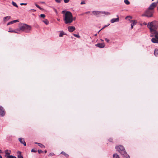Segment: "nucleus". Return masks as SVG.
I'll return each mask as SVG.
<instances>
[{
	"label": "nucleus",
	"instance_id": "nucleus-1",
	"mask_svg": "<svg viewBox=\"0 0 158 158\" xmlns=\"http://www.w3.org/2000/svg\"><path fill=\"white\" fill-rule=\"evenodd\" d=\"M31 29V27L30 26L26 24L21 23L19 26V28L16 31L10 29V32H15L19 33L20 31H22L25 32H28Z\"/></svg>",
	"mask_w": 158,
	"mask_h": 158
},
{
	"label": "nucleus",
	"instance_id": "nucleus-2",
	"mask_svg": "<svg viewBox=\"0 0 158 158\" xmlns=\"http://www.w3.org/2000/svg\"><path fill=\"white\" fill-rule=\"evenodd\" d=\"M147 27L149 29L151 33L157 31L158 28V22L154 20L149 22L148 24Z\"/></svg>",
	"mask_w": 158,
	"mask_h": 158
},
{
	"label": "nucleus",
	"instance_id": "nucleus-3",
	"mask_svg": "<svg viewBox=\"0 0 158 158\" xmlns=\"http://www.w3.org/2000/svg\"><path fill=\"white\" fill-rule=\"evenodd\" d=\"M64 20L66 24H69L72 23L73 21V18L72 13L67 11L63 16Z\"/></svg>",
	"mask_w": 158,
	"mask_h": 158
},
{
	"label": "nucleus",
	"instance_id": "nucleus-4",
	"mask_svg": "<svg viewBox=\"0 0 158 158\" xmlns=\"http://www.w3.org/2000/svg\"><path fill=\"white\" fill-rule=\"evenodd\" d=\"M115 149L123 156H126L127 155V153L123 146L122 145L116 146Z\"/></svg>",
	"mask_w": 158,
	"mask_h": 158
},
{
	"label": "nucleus",
	"instance_id": "nucleus-5",
	"mask_svg": "<svg viewBox=\"0 0 158 158\" xmlns=\"http://www.w3.org/2000/svg\"><path fill=\"white\" fill-rule=\"evenodd\" d=\"M152 35L151 36H154L155 38H152L151 39L152 42L155 43H158V31H156L155 32H151Z\"/></svg>",
	"mask_w": 158,
	"mask_h": 158
},
{
	"label": "nucleus",
	"instance_id": "nucleus-6",
	"mask_svg": "<svg viewBox=\"0 0 158 158\" xmlns=\"http://www.w3.org/2000/svg\"><path fill=\"white\" fill-rule=\"evenodd\" d=\"M153 11L148 9L144 14L142 15L143 16H145L148 18H150L153 16Z\"/></svg>",
	"mask_w": 158,
	"mask_h": 158
},
{
	"label": "nucleus",
	"instance_id": "nucleus-7",
	"mask_svg": "<svg viewBox=\"0 0 158 158\" xmlns=\"http://www.w3.org/2000/svg\"><path fill=\"white\" fill-rule=\"evenodd\" d=\"M157 3L156 2H153L152 3L148 9L151 10H153L155 7L157 6Z\"/></svg>",
	"mask_w": 158,
	"mask_h": 158
},
{
	"label": "nucleus",
	"instance_id": "nucleus-8",
	"mask_svg": "<svg viewBox=\"0 0 158 158\" xmlns=\"http://www.w3.org/2000/svg\"><path fill=\"white\" fill-rule=\"evenodd\" d=\"M5 114V112L3 108L1 106H0V116L2 117L4 116Z\"/></svg>",
	"mask_w": 158,
	"mask_h": 158
},
{
	"label": "nucleus",
	"instance_id": "nucleus-9",
	"mask_svg": "<svg viewBox=\"0 0 158 158\" xmlns=\"http://www.w3.org/2000/svg\"><path fill=\"white\" fill-rule=\"evenodd\" d=\"M118 17L117 18H113L110 20V22L111 23H113L114 22H118L119 21V19L118 15L117 16Z\"/></svg>",
	"mask_w": 158,
	"mask_h": 158
},
{
	"label": "nucleus",
	"instance_id": "nucleus-10",
	"mask_svg": "<svg viewBox=\"0 0 158 158\" xmlns=\"http://www.w3.org/2000/svg\"><path fill=\"white\" fill-rule=\"evenodd\" d=\"M68 31L70 32H72L75 30V28L73 26H69L68 27Z\"/></svg>",
	"mask_w": 158,
	"mask_h": 158
},
{
	"label": "nucleus",
	"instance_id": "nucleus-11",
	"mask_svg": "<svg viewBox=\"0 0 158 158\" xmlns=\"http://www.w3.org/2000/svg\"><path fill=\"white\" fill-rule=\"evenodd\" d=\"M95 45L96 46L101 48H103L105 46V44L104 43H98L97 44H96Z\"/></svg>",
	"mask_w": 158,
	"mask_h": 158
},
{
	"label": "nucleus",
	"instance_id": "nucleus-12",
	"mask_svg": "<svg viewBox=\"0 0 158 158\" xmlns=\"http://www.w3.org/2000/svg\"><path fill=\"white\" fill-rule=\"evenodd\" d=\"M19 141L21 143L23 144L24 146H26V143L24 140V139L23 138H20L19 139Z\"/></svg>",
	"mask_w": 158,
	"mask_h": 158
},
{
	"label": "nucleus",
	"instance_id": "nucleus-13",
	"mask_svg": "<svg viewBox=\"0 0 158 158\" xmlns=\"http://www.w3.org/2000/svg\"><path fill=\"white\" fill-rule=\"evenodd\" d=\"M92 13L94 15H97L99 14L100 13H102V12L98 11H94L92 12Z\"/></svg>",
	"mask_w": 158,
	"mask_h": 158
},
{
	"label": "nucleus",
	"instance_id": "nucleus-14",
	"mask_svg": "<svg viewBox=\"0 0 158 158\" xmlns=\"http://www.w3.org/2000/svg\"><path fill=\"white\" fill-rule=\"evenodd\" d=\"M17 153L19 154L18 155V158H23V156L21 155V152L20 151L17 152Z\"/></svg>",
	"mask_w": 158,
	"mask_h": 158
},
{
	"label": "nucleus",
	"instance_id": "nucleus-15",
	"mask_svg": "<svg viewBox=\"0 0 158 158\" xmlns=\"http://www.w3.org/2000/svg\"><path fill=\"white\" fill-rule=\"evenodd\" d=\"M10 19V16H6L4 17L3 18V21L4 22H6L8 20Z\"/></svg>",
	"mask_w": 158,
	"mask_h": 158
},
{
	"label": "nucleus",
	"instance_id": "nucleus-16",
	"mask_svg": "<svg viewBox=\"0 0 158 158\" xmlns=\"http://www.w3.org/2000/svg\"><path fill=\"white\" fill-rule=\"evenodd\" d=\"M8 150H6L5 151V156L7 157L10 158V153L8 152Z\"/></svg>",
	"mask_w": 158,
	"mask_h": 158
},
{
	"label": "nucleus",
	"instance_id": "nucleus-17",
	"mask_svg": "<svg viewBox=\"0 0 158 158\" xmlns=\"http://www.w3.org/2000/svg\"><path fill=\"white\" fill-rule=\"evenodd\" d=\"M60 154H62V155H64V156L66 157V158H68L69 156V155L66 154V153H65L64 152V151H62L60 153Z\"/></svg>",
	"mask_w": 158,
	"mask_h": 158
},
{
	"label": "nucleus",
	"instance_id": "nucleus-18",
	"mask_svg": "<svg viewBox=\"0 0 158 158\" xmlns=\"http://www.w3.org/2000/svg\"><path fill=\"white\" fill-rule=\"evenodd\" d=\"M154 54L155 55L157 56H158V49H155L154 51Z\"/></svg>",
	"mask_w": 158,
	"mask_h": 158
},
{
	"label": "nucleus",
	"instance_id": "nucleus-19",
	"mask_svg": "<svg viewBox=\"0 0 158 158\" xmlns=\"http://www.w3.org/2000/svg\"><path fill=\"white\" fill-rule=\"evenodd\" d=\"M131 22V25H132L133 26L135 25L137 23L136 21L135 20H132Z\"/></svg>",
	"mask_w": 158,
	"mask_h": 158
},
{
	"label": "nucleus",
	"instance_id": "nucleus-20",
	"mask_svg": "<svg viewBox=\"0 0 158 158\" xmlns=\"http://www.w3.org/2000/svg\"><path fill=\"white\" fill-rule=\"evenodd\" d=\"M113 158H120V157L118 155L117 153H115L113 155Z\"/></svg>",
	"mask_w": 158,
	"mask_h": 158
},
{
	"label": "nucleus",
	"instance_id": "nucleus-21",
	"mask_svg": "<svg viewBox=\"0 0 158 158\" xmlns=\"http://www.w3.org/2000/svg\"><path fill=\"white\" fill-rule=\"evenodd\" d=\"M35 143L38 144V146H39L40 147H41V148H44L45 147V146L43 145L41 143H36V142Z\"/></svg>",
	"mask_w": 158,
	"mask_h": 158
},
{
	"label": "nucleus",
	"instance_id": "nucleus-22",
	"mask_svg": "<svg viewBox=\"0 0 158 158\" xmlns=\"http://www.w3.org/2000/svg\"><path fill=\"white\" fill-rule=\"evenodd\" d=\"M19 22V21L18 20H15L13 21H10V24H13L15 23L18 22Z\"/></svg>",
	"mask_w": 158,
	"mask_h": 158
},
{
	"label": "nucleus",
	"instance_id": "nucleus-23",
	"mask_svg": "<svg viewBox=\"0 0 158 158\" xmlns=\"http://www.w3.org/2000/svg\"><path fill=\"white\" fill-rule=\"evenodd\" d=\"M43 21L46 25H48L49 23V21L47 19H45V20H43Z\"/></svg>",
	"mask_w": 158,
	"mask_h": 158
},
{
	"label": "nucleus",
	"instance_id": "nucleus-24",
	"mask_svg": "<svg viewBox=\"0 0 158 158\" xmlns=\"http://www.w3.org/2000/svg\"><path fill=\"white\" fill-rule=\"evenodd\" d=\"M64 33L63 31H61L60 33L59 36L60 37H62L64 35Z\"/></svg>",
	"mask_w": 158,
	"mask_h": 158
},
{
	"label": "nucleus",
	"instance_id": "nucleus-25",
	"mask_svg": "<svg viewBox=\"0 0 158 158\" xmlns=\"http://www.w3.org/2000/svg\"><path fill=\"white\" fill-rule=\"evenodd\" d=\"M124 2L127 5H129L130 3V2L128 0H124Z\"/></svg>",
	"mask_w": 158,
	"mask_h": 158
},
{
	"label": "nucleus",
	"instance_id": "nucleus-26",
	"mask_svg": "<svg viewBox=\"0 0 158 158\" xmlns=\"http://www.w3.org/2000/svg\"><path fill=\"white\" fill-rule=\"evenodd\" d=\"M12 4L14 6L16 7H18V6L17 5L16 3L15 2H14L13 1H12Z\"/></svg>",
	"mask_w": 158,
	"mask_h": 158
},
{
	"label": "nucleus",
	"instance_id": "nucleus-27",
	"mask_svg": "<svg viewBox=\"0 0 158 158\" xmlns=\"http://www.w3.org/2000/svg\"><path fill=\"white\" fill-rule=\"evenodd\" d=\"M132 19V17L130 16H127L126 18V19L130 20V19Z\"/></svg>",
	"mask_w": 158,
	"mask_h": 158
},
{
	"label": "nucleus",
	"instance_id": "nucleus-28",
	"mask_svg": "<svg viewBox=\"0 0 158 158\" xmlns=\"http://www.w3.org/2000/svg\"><path fill=\"white\" fill-rule=\"evenodd\" d=\"M35 5L38 8H39L40 10H41L42 9V8H41L40 7L39 5H38L36 3L35 4Z\"/></svg>",
	"mask_w": 158,
	"mask_h": 158
},
{
	"label": "nucleus",
	"instance_id": "nucleus-29",
	"mask_svg": "<svg viewBox=\"0 0 158 158\" xmlns=\"http://www.w3.org/2000/svg\"><path fill=\"white\" fill-rule=\"evenodd\" d=\"M73 35L75 37H77L78 38H80V36H79V35L78 34H73Z\"/></svg>",
	"mask_w": 158,
	"mask_h": 158
},
{
	"label": "nucleus",
	"instance_id": "nucleus-30",
	"mask_svg": "<svg viewBox=\"0 0 158 158\" xmlns=\"http://www.w3.org/2000/svg\"><path fill=\"white\" fill-rule=\"evenodd\" d=\"M40 17L42 18H44L45 17V15L44 14H41L40 15Z\"/></svg>",
	"mask_w": 158,
	"mask_h": 158
},
{
	"label": "nucleus",
	"instance_id": "nucleus-31",
	"mask_svg": "<svg viewBox=\"0 0 158 158\" xmlns=\"http://www.w3.org/2000/svg\"><path fill=\"white\" fill-rule=\"evenodd\" d=\"M109 25V24L108 25H105L102 29H101V30H100L98 32V33H99V32L102 30V29H103V28H105V27H107Z\"/></svg>",
	"mask_w": 158,
	"mask_h": 158
},
{
	"label": "nucleus",
	"instance_id": "nucleus-32",
	"mask_svg": "<svg viewBox=\"0 0 158 158\" xmlns=\"http://www.w3.org/2000/svg\"><path fill=\"white\" fill-rule=\"evenodd\" d=\"M38 152L40 154L41 153H43V151L41 150H38Z\"/></svg>",
	"mask_w": 158,
	"mask_h": 158
},
{
	"label": "nucleus",
	"instance_id": "nucleus-33",
	"mask_svg": "<svg viewBox=\"0 0 158 158\" xmlns=\"http://www.w3.org/2000/svg\"><path fill=\"white\" fill-rule=\"evenodd\" d=\"M54 153H49L48 156H53L54 155Z\"/></svg>",
	"mask_w": 158,
	"mask_h": 158
},
{
	"label": "nucleus",
	"instance_id": "nucleus-34",
	"mask_svg": "<svg viewBox=\"0 0 158 158\" xmlns=\"http://www.w3.org/2000/svg\"><path fill=\"white\" fill-rule=\"evenodd\" d=\"M62 0H55L56 2L57 3H60Z\"/></svg>",
	"mask_w": 158,
	"mask_h": 158
},
{
	"label": "nucleus",
	"instance_id": "nucleus-35",
	"mask_svg": "<svg viewBox=\"0 0 158 158\" xmlns=\"http://www.w3.org/2000/svg\"><path fill=\"white\" fill-rule=\"evenodd\" d=\"M102 13H105V14L107 15H110V13L109 12H102Z\"/></svg>",
	"mask_w": 158,
	"mask_h": 158
},
{
	"label": "nucleus",
	"instance_id": "nucleus-36",
	"mask_svg": "<svg viewBox=\"0 0 158 158\" xmlns=\"http://www.w3.org/2000/svg\"><path fill=\"white\" fill-rule=\"evenodd\" d=\"M105 41L107 43H109L110 40L107 38L105 39Z\"/></svg>",
	"mask_w": 158,
	"mask_h": 158
},
{
	"label": "nucleus",
	"instance_id": "nucleus-37",
	"mask_svg": "<svg viewBox=\"0 0 158 158\" xmlns=\"http://www.w3.org/2000/svg\"><path fill=\"white\" fill-rule=\"evenodd\" d=\"M31 152H37V151L34 149H32L31 150Z\"/></svg>",
	"mask_w": 158,
	"mask_h": 158
},
{
	"label": "nucleus",
	"instance_id": "nucleus-38",
	"mask_svg": "<svg viewBox=\"0 0 158 158\" xmlns=\"http://www.w3.org/2000/svg\"><path fill=\"white\" fill-rule=\"evenodd\" d=\"M108 141L110 142H112L113 141V139L112 138H110L108 139Z\"/></svg>",
	"mask_w": 158,
	"mask_h": 158
},
{
	"label": "nucleus",
	"instance_id": "nucleus-39",
	"mask_svg": "<svg viewBox=\"0 0 158 158\" xmlns=\"http://www.w3.org/2000/svg\"><path fill=\"white\" fill-rule=\"evenodd\" d=\"M64 1L65 3H67L69 2V0H64Z\"/></svg>",
	"mask_w": 158,
	"mask_h": 158
},
{
	"label": "nucleus",
	"instance_id": "nucleus-40",
	"mask_svg": "<svg viewBox=\"0 0 158 158\" xmlns=\"http://www.w3.org/2000/svg\"><path fill=\"white\" fill-rule=\"evenodd\" d=\"M20 4L21 6L23 5H27V3H21Z\"/></svg>",
	"mask_w": 158,
	"mask_h": 158
},
{
	"label": "nucleus",
	"instance_id": "nucleus-41",
	"mask_svg": "<svg viewBox=\"0 0 158 158\" xmlns=\"http://www.w3.org/2000/svg\"><path fill=\"white\" fill-rule=\"evenodd\" d=\"M85 4V1H82L81 3V5H82V4Z\"/></svg>",
	"mask_w": 158,
	"mask_h": 158
},
{
	"label": "nucleus",
	"instance_id": "nucleus-42",
	"mask_svg": "<svg viewBox=\"0 0 158 158\" xmlns=\"http://www.w3.org/2000/svg\"><path fill=\"white\" fill-rule=\"evenodd\" d=\"M10 158H16V157L15 156L10 155Z\"/></svg>",
	"mask_w": 158,
	"mask_h": 158
},
{
	"label": "nucleus",
	"instance_id": "nucleus-43",
	"mask_svg": "<svg viewBox=\"0 0 158 158\" xmlns=\"http://www.w3.org/2000/svg\"><path fill=\"white\" fill-rule=\"evenodd\" d=\"M147 24V23L145 22H143L142 24V25H146Z\"/></svg>",
	"mask_w": 158,
	"mask_h": 158
},
{
	"label": "nucleus",
	"instance_id": "nucleus-44",
	"mask_svg": "<svg viewBox=\"0 0 158 158\" xmlns=\"http://www.w3.org/2000/svg\"><path fill=\"white\" fill-rule=\"evenodd\" d=\"M125 157H126V158H130L129 156L127 154V155L126 156H125Z\"/></svg>",
	"mask_w": 158,
	"mask_h": 158
},
{
	"label": "nucleus",
	"instance_id": "nucleus-45",
	"mask_svg": "<svg viewBox=\"0 0 158 158\" xmlns=\"http://www.w3.org/2000/svg\"><path fill=\"white\" fill-rule=\"evenodd\" d=\"M54 10L56 12V13H57V10L56 9H55V8H54Z\"/></svg>",
	"mask_w": 158,
	"mask_h": 158
},
{
	"label": "nucleus",
	"instance_id": "nucleus-46",
	"mask_svg": "<svg viewBox=\"0 0 158 158\" xmlns=\"http://www.w3.org/2000/svg\"><path fill=\"white\" fill-rule=\"evenodd\" d=\"M133 25H131V28L132 29H133Z\"/></svg>",
	"mask_w": 158,
	"mask_h": 158
},
{
	"label": "nucleus",
	"instance_id": "nucleus-47",
	"mask_svg": "<svg viewBox=\"0 0 158 158\" xmlns=\"http://www.w3.org/2000/svg\"><path fill=\"white\" fill-rule=\"evenodd\" d=\"M65 12V11L64 10H63L62 11V14H64V12Z\"/></svg>",
	"mask_w": 158,
	"mask_h": 158
},
{
	"label": "nucleus",
	"instance_id": "nucleus-48",
	"mask_svg": "<svg viewBox=\"0 0 158 158\" xmlns=\"http://www.w3.org/2000/svg\"><path fill=\"white\" fill-rule=\"evenodd\" d=\"M10 25V22H8V23H7V25Z\"/></svg>",
	"mask_w": 158,
	"mask_h": 158
},
{
	"label": "nucleus",
	"instance_id": "nucleus-49",
	"mask_svg": "<svg viewBox=\"0 0 158 158\" xmlns=\"http://www.w3.org/2000/svg\"><path fill=\"white\" fill-rule=\"evenodd\" d=\"M47 151L46 150H45L44 151V153H47Z\"/></svg>",
	"mask_w": 158,
	"mask_h": 158
},
{
	"label": "nucleus",
	"instance_id": "nucleus-50",
	"mask_svg": "<svg viewBox=\"0 0 158 158\" xmlns=\"http://www.w3.org/2000/svg\"><path fill=\"white\" fill-rule=\"evenodd\" d=\"M89 12H89V11L87 12H86L85 13V14H88V13H89Z\"/></svg>",
	"mask_w": 158,
	"mask_h": 158
},
{
	"label": "nucleus",
	"instance_id": "nucleus-51",
	"mask_svg": "<svg viewBox=\"0 0 158 158\" xmlns=\"http://www.w3.org/2000/svg\"><path fill=\"white\" fill-rule=\"evenodd\" d=\"M31 10H32L34 11H36V10H34V9H31Z\"/></svg>",
	"mask_w": 158,
	"mask_h": 158
},
{
	"label": "nucleus",
	"instance_id": "nucleus-52",
	"mask_svg": "<svg viewBox=\"0 0 158 158\" xmlns=\"http://www.w3.org/2000/svg\"><path fill=\"white\" fill-rule=\"evenodd\" d=\"M8 32H10V28H9V31H8Z\"/></svg>",
	"mask_w": 158,
	"mask_h": 158
},
{
	"label": "nucleus",
	"instance_id": "nucleus-53",
	"mask_svg": "<svg viewBox=\"0 0 158 158\" xmlns=\"http://www.w3.org/2000/svg\"><path fill=\"white\" fill-rule=\"evenodd\" d=\"M2 153V151L1 150H0V153Z\"/></svg>",
	"mask_w": 158,
	"mask_h": 158
},
{
	"label": "nucleus",
	"instance_id": "nucleus-54",
	"mask_svg": "<svg viewBox=\"0 0 158 158\" xmlns=\"http://www.w3.org/2000/svg\"><path fill=\"white\" fill-rule=\"evenodd\" d=\"M0 158H2V157L0 155Z\"/></svg>",
	"mask_w": 158,
	"mask_h": 158
},
{
	"label": "nucleus",
	"instance_id": "nucleus-55",
	"mask_svg": "<svg viewBox=\"0 0 158 158\" xmlns=\"http://www.w3.org/2000/svg\"><path fill=\"white\" fill-rule=\"evenodd\" d=\"M57 20L58 21H60V19H57Z\"/></svg>",
	"mask_w": 158,
	"mask_h": 158
},
{
	"label": "nucleus",
	"instance_id": "nucleus-56",
	"mask_svg": "<svg viewBox=\"0 0 158 158\" xmlns=\"http://www.w3.org/2000/svg\"><path fill=\"white\" fill-rule=\"evenodd\" d=\"M75 18L74 19H73V20H75Z\"/></svg>",
	"mask_w": 158,
	"mask_h": 158
},
{
	"label": "nucleus",
	"instance_id": "nucleus-57",
	"mask_svg": "<svg viewBox=\"0 0 158 158\" xmlns=\"http://www.w3.org/2000/svg\"><path fill=\"white\" fill-rule=\"evenodd\" d=\"M97 35V34H96L95 35V36H96Z\"/></svg>",
	"mask_w": 158,
	"mask_h": 158
},
{
	"label": "nucleus",
	"instance_id": "nucleus-58",
	"mask_svg": "<svg viewBox=\"0 0 158 158\" xmlns=\"http://www.w3.org/2000/svg\"><path fill=\"white\" fill-rule=\"evenodd\" d=\"M42 3H44V2H42Z\"/></svg>",
	"mask_w": 158,
	"mask_h": 158
},
{
	"label": "nucleus",
	"instance_id": "nucleus-59",
	"mask_svg": "<svg viewBox=\"0 0 158 158\" xmlns=\"http://www.w3.org/2000/svg\"><path fill=\"white\" fill-rule=\"evenodd\" d=\"M157 10H158V6L157 7Z\"/></svg>",
	"mask_w": 158,
	"mask_h": 158
},
{
	"label": "nucleus",
	"instance_id": "nucleus-60",
	"mask_svg": "<svg viewBox=\"0 0 158 158\" xmlns=\"http://www.w3.org/2000/svg\"><path fill=\"white\" fill-rule=\"evenodd\" d=\"M154 0H152V1H154Z\"/></svg>",
	"mask_w": 158,
	"mask_h": 158
},
{
	"label": "nucleus",
	"instance_id": "nucleus-61",
	"mask_svg": "<svg viewBox=\"0 0 158 158\" xmlns=\"http://www.w3.org/2000/svg\"><path fill=\"white\" fill-rule=\"evenodd\" d=\"M157 3H158V2H157Z\"/></svg>",
	"mask_w": 158,
	"mask_h": 158
}]
</instances>
